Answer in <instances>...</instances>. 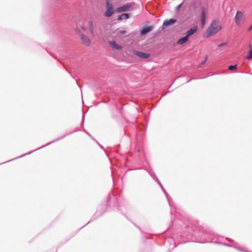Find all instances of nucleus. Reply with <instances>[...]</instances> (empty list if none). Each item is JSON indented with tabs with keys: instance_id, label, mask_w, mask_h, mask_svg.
Wrapping results in <instances>:
<instances>
[{
	"instance_id": "1",
	"label": "nucleus",
	"mask_w": 252,
	"mask_h": 252,
	"mask_svg": "<svg viewBox=\"0 0 252 252\" xmlns=\"http://www.w3.org/2000/svg\"><path fill=\"white\" fill-rule=\"evenodd\" d=\"M221 29L220 22L217 20L213 21L206 30L204 37H209L218 33Z\"/></svg>"
},
{
	"instance_id": "2",
	"label": "nucleus",
	"mask_w": 252,
	"mask_h": 252,
	"mask_svg": "<svg viewBox=\"0 0 252 252\" xmlns=\"http://www.w3.org/2000/svg\"><path fill=\"white\" fill-rule=\"evenodd\" d=\"M245 19L244 13L240 11L237 12L234 18V20L237 26L241 25L244 21Z\"/></svg>"
},
{
	"instance_id": "3",
	"label": "nucleus",
	"mask_w": 252,
	"mask_h": 252,
	"mask_svg": "<svg viewBox=\"0 0 252 252\" xmlns=\"http://www.w3.org/2000/svg\"><path fill=\"white\" fill-rule=\"evenodd\" d=\"M106 10L105 12L104 16L107 17H110L114 13L113 6L112 4L108 1L106 2Z\"/></svg>"
},
{
	"instance_id": "4",
	"label": "nucleus",
	"mask_w": 252,
	"mask_h": 252,
	"mask_svg": "<svg viewBox=\"0 0 252 252\" xmlns=\"http://www.w3.org/2000/svg\"><path fill=\"white\" fill-rule=\"evenodd\" d=\"M134 2L126 3L122 6L117 8L116 11L117 13L128 11L130 10Z\"/></svg>"
},
{
	"instance_id": "5",
	"label": "nucleus",
	"mask_w": 252,
	"mask_h": 252,
	"mask_svg": "<svg viewBox=\"0 0 252 252\" xmlns=\"http://www.w3.org/2000/svg\"><path fill=\"white\" fill-rule=\"evenodd\" d=\"M130 52L133 54L134 55L142 59H147L150 57V54L148 53H142L141 52L135 51V50H131L130 51Z\"/></svg>"
},
{
	"instance_id": "6",
	"label": "nucleus",
	"mask_w": 252,
	"mask_h": 252,
	"mask_svg": "<svg viewBox=\"0 0 252 252\" xmlns=\"http://www.w3.org/2000/svg\"><path fill=\"white\" fill-rule=\"evenodd\" d=\"M81 40L82 43L87 46H90L92 43L91 39L84 34L81 35Z\"/></svg>"
},
{
	"instance_id": "7",
	"label": "nucleus",
	"mask_w": 252,
	"mask_h": 252,
	"mask_svg": "<svg viewBox=\"0 0 252 252\" xmlns=\"http://www.w3.org/2000/svg\"><path fill=\"white\" fill-rule=\"evenodd\" d=\"M109 44L114 50H121L123 49L122 46L118 44L115 41H109Z\"/></svg>"
},
{
	"instance_id": "8",
	"label": "nucleus",
	"mask_w": 252,
	"mask_h": 252,
	"mask_svg": "<svg viewBox=\"0 0 252 252\" xmlns=\"http://www.w3.org/2000/svg\"><path fill=\"white\" fill-rule=\"evenodd\" d=\"M88 24L91 35L93 36H94V25L93 21L92 20H89L88 22Z\"/></svg>"
},
{
	"instance_id": "9",
	"label": "nucleus",
	"mask_w": 252,
	"mask_h": 252,
	"mask_svg": "<svg viewBox=\"0 0 252 252\" xmlns=\"http://www.w3.org/2000/svg\"><path fill=\"white\" fill-rule=\"evenodd\" d=\"M153 29V26H149L147 27L144 28L141 31H140V34L141 35H144L150 32Z\"/></svg>"
},
{
	"instance_id": "10",
	"label": "nucleus",
	"mask_w": 252,
	"mask_h": 252,
	"mask_svg": "<svg viewBox=\"0 0 252 252\" xmlns=\"http://www.w3.org/2000/svg\"><path fill=\"white\" fill-rule=\"evenodd\" d=\"M197 29L198 28L197 26H194L191 28L187 32L186 35L189 37V36L193 34L197 31Z\"/></svg>"
},
{
	"instance_id": "11",
	"label": "nucleus",
	"mask_w": 252,
	"mask_h": 252,
	"mask_svg": "<svg viewBox=\"0 0 252 252\" xmlns=\"http://www.w3.org/2000/svg\"><path fill=\"white\" fill-rule=\"evenodd\" d=\"M206 22V15L205 12L204 10L202 11L201 13V25L202 28H204Z\"/></svg>"
},
{
	"instance_id": "12",
	"label": "nucleus",
	"mask_w": 252,
	"mask_h": 252,
	"mask_svg": "<svg viewBox=\"0 0 252 252\" xmlns=\"http://www.w3.org/2000/svg\"><path fill=\"white\" fill-rule=\"evenodd\" d=\"M176 22V20L174 19H171L168 20L164 21L163 25L166 27L170 26L175 24Z\"/></svg>"
},
{
	"instance_id": "13",
	"label": "nucleus",
	"mask_w": 252,
	"mask_h": 252,
	"mask_svg": "<svg viewBox=\"0 0 252 252\" xmlns=\"http://www.w3.org/2000/svg\"><path fill=\"white\" fill-rule=\"evenodd\" d=\"M189 37L186 35L184 37H182L180 39H179L177 43L179 45H181L185 42H186L188 40Z\"/></svg>"
},
{
	"instance_id": "14",
	"label": "nucleus",
	"mask_w": 252,
	"mask_h": 252,
	"mask_svg": "<svg viewBox=\"0 0 252 252\" xmlns=\"http://www.w3.org/2000/svg\"><path fill=\"white\" fill-rule=\"evenodd\" d=\"M129 16H130V14H127V13H125V14H122L119 18H118V20H121L122 19H127L128 18H129Z\"/></svg>"
},
{
	"instance_id": "15",
	"label": "nucleus",
	"mask_w": 252,
	"mask_h": 252,
	"mask_svg": "<svg viewBox=\"0 0 252 252\" xmlns=\"http://www.w3.org/2000/svg\"><path fill=\"white\" fill-rule=\"evenodd\" d=\"M249 48L250 50L248 52V55L246 57L247 59L248 60H250L252 59V46L250 45Z\"/></svg>"
},
{
	"instance_id": "16",
	"label": "nucleus",
	"mask_w": 252,
	"mask_h": 252,
	"mask_svg": "<svg viewBox=\"0 0 252 252\" xmlns=\"http://www.w3.org/2000/svg\"><path fill=\"white\" fill-rule=\"evenodd\" d=\"M237 65L236 64V65H230V66H228V68L229 70H232L233 69L237 68Z\"/></svg>"
},
{
	"instance_id": "17",
	"label": "nucleus",
	"mask_w": 252,
	"mask_h": 252,
	"mask_svg": "<svg viewBox=\"0 0 252 252\" xmlns=\"http://www.w3.org/2000/svg\"><path fill=\"white\" fill-rule=\"evenodd\" d=\"M207 60H208V56H206L205 57V60H204L202 63H204L207 61Z\"/></svg>"
},
{
	"instance_id": "18",
	"label": "nucleus",
	"mask_w": 252,
	"mask_h": 252,
	"mask_svg": "<svg viewBox=\"0 0 252 252\" xmlns=\"http://www.w3.org/2000/svg\"><path fill=\"white\" fill-rule=\"evenodd\" d=\"M120 32L121 33V34H125L126 33V32L125 31H121Z\"/></svg>"
},
{
	"instance_id": "19",
	"label": "nucleus",
	"mask_w": 252,
	"mask_h": 252,
	"mask_svg": "<svg viewBox=\"0 0 252 252\" xmlns=\"http://www.w3.org/2000/svg\"><path fill=\"white\" fill-rule=\"evenodd\" d=\"M225 44V43H220V44L219 45V47H221V46H222L224 45Z\"/></svg>"
},
{
	"instance_id": "20",
	"label": "nucleus",
	"mask_w": 252,
	"mask_h": 252,
	"mask_svg": "<svg viewBox=\"0 0 252 252\" xmlns=\"http://www.w3.org/2000/svg\"><path fill=\"white\" fill-rule=\"evenodd\" d=\"M252 30V25L249 28L248 31L249 32Z\"/></svg>"
},
{
	"instance_id": "21",
	"label": "nucleus",
	"mask_w": 252,
	"mask_h": 252,
	"mask_svg": "<svg viewBox=\"0 0 252 252\" xmlns=\"http://www.w3.org/2000/svg\"><path fill=\"white\" fill-rule=\"evenodd\" d=\"M181 5L182 4H180L179 5H178V6L177 7V9H179L181 7Z\"/></svg>"
}]
</instances>
